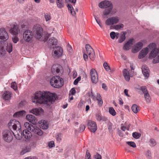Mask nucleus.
Segmentation results:
<instances>
[{
	"label": "nucleus",
	"instance_id": "nucleus-28",
	"mask_svg": "<svg viewBox=\"0 0 159 159\" xmlns=\"http://www.w3.org/2000/svg\"><path fill=\"white\" fill-rule=\"evenodd\" d=\"M25 113L26 112L25 111H20L15 112L13 115V116L14 117L18 118L25 115Z\"/></svg>",
	"mask_w": 159,
	"mask_h": 159
},
{
	"label": "nucleus",
	"instance_id": "nucleus-32",
	"mask_svg": "<svg viewBox=\"0 0 159 159\" xmlns=\"http://www.w3.org/2000/svg\"><path fill=\"white\" fill-rule=\"evenodd\" d=\"M126 33L125 32H122L121 33L120 36L118 40V42L119 43L122 42L125 39Z\"/></svg>",
	"mask_w": 159,
	"mask_h": 159
},
{
	"label": "nucleus",
	"instance_id": "nucleus-4",
	"mask_svg": "<svg viewBox=\"0 0 159 159\" xmlns=\"http://www.w3.org/2000/svg\"><path fill=\"white\" fill-rule=\"evenodd\" d=\"M50 83L52 87L56 88H60L64 84L63 79L59 76L52 77L50 80Z\"/></svg>",
	"mask_w": 159,
	"mask_h": 159
},
{
	"label": "nucleus",
	"instance_id": "nucleus-22",
	"mask_svg": "<svg viewBox=\"0 0 159 159\" xmlns=\"http://www.w3.org/2000/svg\"><path fill=\"white\" fill-rule=\"evenodd\" d=\"M134 41V39L133 38L130 39L125 43L123 46V49L125 50H128L129 49Z\"/></svg>",
	"mask_w": 159,
	"mask_h": 159
},
{
	"label": "nucleus",
	"instance_id": "nucleus-31",
	"mask_svg": "<svg viewBox=\"0 0 159 159\" xmlns=\"http://www.w3.org/2000/svg\"><path fill=\"white\" fill-rule=\"evenodd\" d=\"M30 147L29 146H26L22 149L20 153V155H23L25 154L30 152Z\"/></svg>",
	"mask_w": 159,
	"mask_h": 159
},
{
	"label": "nucleus",
	"instance_id": "nucleus-42",
	"mask_svg": "<svg viewBox=\"0 0 159 159\" xmlns=\"http://www.w3.org/2000/svg\"><path fill=\"white\" fill-rule=\"evenodd\" d=\"M132 136L134 138L138 139L140 137L141 134L139 133L135 132L133 133Z\"/></svg>",
	"mask_w": 159,
	"mask_h": 159
},
{
	"label": "nucleus",
	"instance_id": "nucleus-62",
	"mask_svg": "<svg viewBox=\"0 0 159 159\" xmlns=\"http://www.w3.org/2000/svg\"><path fill=\"white\" fill-rule=\"evenodd\" d=\"M91 96L92 98L94 100H95L96 98H95V96L93 93L91 91Z\"/></svg>",
	"mask_w": 159,
	"mask_h": 159
},
{
	"label": "nucleus",
	"instance_id": "nucleus-59",
	"mask_svg": "<svg viewBox=\"0 0 159 159\" xmlns=\"http://www.w3.org/2000/svg\"><path fill=\"white\" fill-rule=\"evenodd\" d=\"M75 90L74 88H72L70 92V94H71V95L75 94Z\"/></svg>",
	"mask_w": 159,
	"mask_h": 159
},
{
	"label": "nucleus",
	"instance_id": "nucleus-46",
	"mask_svg": "<svg viewBox=\"0 0 159 159\" xmlns=\"http://www.w3.org/2000/svg\"><path fill=\"white\" fill-rule=\"evenodd\" d=\"M55 137L57 140L58 142H60L61 140V135L60 133L56 134Z\"/></svg>",
	"mask_w": 159,
	"mask_h": 159
},
{
	"label": "nucleus",
	"instance_id": "nucleus-19",
	"mask_svg": "<svg viewBox=\"0 0 159 159\" xmlns=\"http://www.w3.org/2000/svg\"><path fill=\"white\" fill-rule=\"evenodd\" d=\"M143 46V43L141 42H139L134 46L132 48V51L134 53H136Z\"/></svg>",
	"mask_w": 159,
	"mask_h": 159
},
{
	"label": "nucleus",
	"instance_id": "nucleus-38",
	"mask_svg": "<svg viewBox=\"0 0 159 159\" xmlns=\"http://www.w3.org/2000/svg\"><path fill=\"white\" fill-rule=\"evenodd\" d=\"M144 97L147 102H150L151 100V98L148 93L144 94Z\"/></svg>",
	"mask_w": 159,
	"mask_h": 159
},
{
	"label": "nucleus",
	"instance_id": "nucleus-23",
	"mask_svg": "<svg viewBox=\"0 0 159 159\" xmlns=\"http://www.w3.org/2000/svg\"><path fill=\"white\" fill-rule=\"evenodd\" d=\"M142 73L144 77L148 78L149 75V70L146 65H143L142 67Z\"/></svg>",
	"mask_w": 159,
	"mask_h": 159
},
{
	"label": "nucleus",
	"instance_id": "nucleus-54",
	"mask_svg": "<svg viewBox=\"0 0 159 159\" xmlns=\"http://www.w3.org/2000/svg\"><path fill=\"white\" fill-rule=\"evenodd\" d=\"M84 102L83 101H80V102L79 103L78 107L79 108L81 109L83 108V106H84Z\"/></svg>",
	"mask_w": 159,
	"mask_h": 159
},
{
	"label": "nucleus",
	"instance_id": "nucleus-40",
	"mask_svg": "<svg viewBox=\"0 0 159 159\" xmlns=\"http://www.w3.org/2000/svg\"><path fill=\"white\" fill-rule=\"evenodd\" d=\"M148 47L150 49H152V50L155 48H157L156 44L154 43H152L148 45Z\"/></svg>",
	"mask_w": 159,
	"mask_h": 159
},
{
	"label": "nucleus",
	"instance_id": "nucleus-20",
	"mask_svg": "<svg viewBox=\"0 0 159 159\" xmlns=\"http://www.w3.org/2000/svg\"><path fill=\"white\" fill-rule=\"evenodd\" d=\"M148 52V48H146L143 49L139 52L138 56L139 59H142L145 57L147 55Z\"/></svg>",
	"mask_w": 159,
	"mask_h": 159
},
{
	"label": "nucleus",
	"instance_id": "nucleus-58",
	"mask_svg": "<svg viewBox=\"0 0 159 159\" xmlns=\"http://www.w3.org/2000/svg\"><path fill=\"white\" fill-rule=\"evenodd\" d=\"M85 129V126L84 125H81L80 127V132H82Z\"/></svg>",
	"mask_w": 159,
	"mask_h": 159
},
{
	"label": "nucleus",
	"instance_id": "nucleus-49",
	"mask_svg": "<svg viewBox=\"0 0 159 159\" xmlns=\"http://www.w3.org/2000/svg\"><path fill=\"white\" fill-rule=\"evenodd\" d=\"M141 89L143 92V93L144 94H145L146 93H148V92L147 89V88L145 86H142L141 87Z\"/></svg>",
	"mask_w": 159,
	"mask_h": 159
},
{
	"label": "nucleus",
	"instance_id": "nucleus-25",
	"mask_svg": "<svg viewBox=\"0 0 159 159\" xmlns=\"http://www.w3.org/2000/svg\"><path fill=\"white\" fill-rule=\"evenodd\" d=\"M57 43V40L56 39L52 37L50 38L48 41V45L51 47L52 46L56 44Z\"/></svg>",
	"mask_w": 159,
	"mask_h": 159
},
{
	"label": "nucleus",
	"instance_id": "nucleus-37",
	"mask_svg": "<svg viewBox=\"0 0 159 159\" xmlns=\"http://www.w3.org/2000/svg\"><path fill=\"white\" fill-rule=\"evenodd\" d=\"M19 133L17 132L15 133L16 134H14L16 138L18 140H20L21 139L22 137V133L21 130L18 131Z\"/></svg>",
	"mask_w": 159,
	"mask_h": 159
},
{
	"label": "nucleus",
	"instance_id": "nucleus-18",
	"mask_svg": "<svg viewBox=\"0 0 159 159\" xmlns=\"http://www.w3.org/2000/svg\"><path fill=\"white\" fill-rule=\"evenodd\" d=\"M159 54V48H155L152 50L150 52L149 58L150 59H155Z\"/></svg>",
	"mask_w": 159,
	"mask_h": 159
},
{
	"label": "nucleus",
	"instance_id": "nucleus-63",
	"mask_svg": "<svg viewBox=\"0 0 159 159\" xmlns=\"http://www.w3.org/2000/svg\"><path fill=\"white\" fill-rule=\"evenodd\" d=\"M128 90L127 89H125L124 90V93L125 94L127 97H130L129 95L128 94Z\"/></svg>",
	"mask_w": 159,
	"mask_h": 159
},
{
	"label": "nucleus",
	"instance_id": "nucleus-21",
	"mask_svg": "<svg viewBox=\"0 0 159 159\" xmlns=\"http://www.w3.org/2000/svg\"><path fill=\"white\" fill-rule=\"evenodd\" d=\"M62 70V67L61 66L58 65H53L51 69V71L52 73L55 72L58 73Z\"/></svg>",
	"mask_w": 159,
	"mask_h": 159
},
{
	"label": "nucleus",
	"instance_id": "nucleus-64",
	"mask_svg": "<svg viewBox=\"0 0 159 159\" xmlns=\"http://www.w3.org/2000/svg\"><path fill=\"white\" fill-rule=\"evenodd\" d=\"M25 159H37L36 157H26Z\"/></svg>",
	"mask_w": 159,
	"mask_h": 159
},
{
	"label": "nucleus",
	"instance_id": "nucleus-9",
	"mask_svg": "<svg viewBox=\"0 0 159 159\" xmlns=\"http://www.w3.org/2000/svg\"><path fill=\"white\" fill-rule=\"evenodd\" d=\"M62 53L63 49L61 47L59 46L53 47L52 54L54 57H60L62 55Z\"/></svg>",
	"mask_w": 159,
	"mask_h": 159
},
{
	"label": "nucleus",
	"instance_id": "nucleus-53",
	"mask_svg": "<svg viewBox=\"0 0 159 159\" xmlns=\"http://www.w3.org/2000/svg\"><path fill=\"white\" fill-rule=\"evenodd\" d=\"M94 158L95 159H102L101 155L98 153H96L94 155Z\"/></svg>",
	"mask_w": 159,
	"mask_h": 159
},
{
	"label": "nucleus",
	"instance_id": "nucleus-45",
	"mask_svg": "<svg viewBox=\"0 0 159 159\" xmlns=\"http://www.w3.org/2000/svg\"><path fill=\"white\" fill-rule=\"evenodd\" d=\"M44 17L45 18V20L47 22L50 20L51 19L50 15L48 14L47 13L46 14H45L44 15Z\"/></svg>",
	"mask_w": 159,
	"mask_h": 159
},
{
	"label": "nucleus",
	"instance_id": "nucleus-43",
	"mask_svg": "<svg viewBox=\"0 0 159 159\" xmlns=\"http://www.w3.org/2000/svg\"><path fill=\"white\" fill-rule=\"evenodd\" d=\"M150 145L152 147H153L156 145V142L153 139H151L149 140Z\"/></svg>",
	"mask_w": 159,
	"mask_h": 159
},
{
	"label": "nucleus",
	"instance_id": "nucleus-8",
	"mask_svg": "<svg viewBox=\"0 0 159 159\" xmlns=\"http://www.w3.org/2000/svg\"><path fill=\"white\" fill-rule=\"evenodd\" d=\"M3 139L7 142H10L13 139V136L11 132L9 130H4L2 133Z\"/></svg>",
	"mask_w": 159,
	"mask_h": 159
},
{
	"label": "nucleus",
	"instance_id": "nucleus-14",
	"mask_svg": "<svg viewBox=\"0 0 159 159\" xmlns=\"http://www.w3.org/2000/svg\"><path fill=\"white\" fill-rule=\"evenodd\" d=\"M88 125L89 129L92 132L94 133L97 129L96 123L94 121L89 120Z\"/></svg>",
	"mask_w": 159,
	"mask_h": 159
},
{
	"label": "nucleus",
	"instance_id": "nucleus-11",
	"mask_svg": "<svg viewBox=\"0 0 159 159\" xmlns=\"http://www.w3.org/2000/svg\"><path fill=\"white\" fill-rule=\"evenodd\" d=\"M122 73L125 80L128 81H129L130 77H132L134 75L133 71L128 70L126 69H124L123 70Z\"/></svg>",
	"mask_w": 159,
	"mask_h": 159
},
{
	"label": "nucleus",
	"instance_id": "nucleus-55",
	"mask_svg": "<svg viewBox=\"0 0 159 159\" xmlns=\"http://www.w3.org/2000/svg\"><path fill=\"white\" fill-rule=\"evenodd\" d=\"M85 159H91L90 158V153L88 152V151L87 150L86 155H85Z\"/></svg>",
	"mask_w": 159,
	"mask_h": 159
},
{
	"label": "nucleus",
	"instance_id": "nucleus-56",
	"mask_svg": "<svg viewBox=\"0 0 159 159\" xmlns=\"http://www.w3.org/2000/svg\"><path fill=\"white\" fill-rule=\"evenodd\" d=\"M116 33L114 32H112L110 33V36L111 37V38L112 39H114L115 38L116 36Z\"/></svg>",
	"mask_w": 159,
	"mask_h": 159
},
{
	"label": "nucleus",
	"instance_id": "nucleus-13",
	"mask_svg": "<svg viewBox=\"0 0 159 159\" xmlns=\"http://www.w3.org/2000/svg\"><path fill=\"white\" fill-rule=\"evenodd\" d=\"M90 75L92 83L94 84L97 83L98 81V78L96 70L94 69H91L90 70Z\"/></svg>",
	"mask_w": 159,
	"mask_h": 159
},
{
	"label": "nucleus",
	"instance_id": "nucleus-36",
	"mask_svg": "<svg viewBox=\"0 0 159 159\" xmlns=\"http://www.w3.org/2000/svg\"><path fill=\"white\" fill-rule=\"evenodd\" d=\"M124 25L122 24H119L116 25L112 26L113 28L116 30H118L121 28H123Z\"/></svg>",
	"mask_w": 159,
	"mask_h": 159
},
{
	"label": "nucleus",
	"instance_id": "nucleus-33",
	"mask_svg": "<svg viewBox=\"0 0 159 159\" xmlns=\"http://www.w3.org/2000/svg\"><path fill=\"white\" fill-rule=\"evenodd\" d=\"M96 99L98 101V103L99 106H101L103 104V101L102 100V98L100 94L97 93Z\"/></svg>",
	"mask_w": 159,
	"mask_h": 159
},
{
	"label": "nucleus",
	"instance_id": "nucleus-27",
	"mask_svg": "<svg viewBox=\"0 0 159 159\" xmlns=\"http://www.w3.org/2000/svg\"><path fill=\"white\" fill-rule=\"evenodd\" d=\"M26 117V119L29 122L32 123H35L36 119L34 116L32 115H27Z\"/></svg>",
	"mask_w": 159,
	"mask_h": 159
},
{
	"label": "nucleus",
	"instance_id": "nucleus-1",
	"mask_svg": "<svg viewBox=\"0 0 159 159\" xmlns=\"http://www.w3.org/2000/svg\"><path fill=\"white\" fill-rule=\"evenodd\" d=\"M57 96L48 91H37L32 97V101L35 104H46L50 105L55 102Z\"/></svg>",
	"mask_w": 159,
	"mask_h": 159
},
{
	"label": "nucleus",
	"instance_id": "nucleus-50",
	"mask_svg": "<svg viewBox=\"0 0 159 159\" xmlns=\"http://www.w3.org/2000/svg\"><path fill=\"white\" fill-rule=\"evenodd\" d=\"M48 147L50 148H52L55 146L54 142L53 141H50L48 143Z\"/></svg>",
	"mask_w": 159,
	"mask_h": 159
},
{
	"label": "nucleus",
	"instance_id": "nucleus-15",
	"mask_svg": "<svg viewBox=\"0 0 159 159\" xmlns=\"http://www.w3.org/2000/svg\"><path fill=\"white\" fill-rule=\"evenodd\" d=\"M26 128L23 132V134L24 138L25 139L26 141H29L31 139L32 137V134Z\"/></svg>",
	"mask_w": 159,
	"mask_h": 159
},
{
	"label": "nucleus",
	"instance_id": "nucleus-35",
	"mask_svg": "<svg viewBox=\"0 0 159 159\" xmlns=\"http://www.w3.org/2000/svg\"><path fill=\"white\" fill-rule=\"evenodd\" d=\"M103 67L105 70L108 72H110L111 70L110 66L108 65L107 62H105L103 63Z\"/></svg>",
	"mask_w": 159,
	"mask_h": 159
},
{
	"label": "nucleus",
	"instance_id": "nucleus-52",
	"mask_svg": "<svg viewBox=\"0 0 159 159\" xmlns=\"http://www.w3.org/2000/svg\"><path fill=\"white\" fill-rule=\"evenodd\" d=\"M12 40L14 43H16L19 41V39L17 36H15L12 37Z\"/></svg>",
	"mask_w": 159,
	"mask_h": 159
},
{
	"label": "nucleus",
	"instance_id": "nucleus-60",
	"mask_svg": "<svg viewBox=\"0 0 159 159\" xmlns=\"http://www.w3.org/2000/svg\"><path fill=\"white\" fill-rule=\"evenodd\" d=\"M95 20H96V21L97 22L99 25L100 27L101 28H102V23H101L100 20H98L96 18H95Z\"/></svg>",
	"mask_w": 159,
	"mask_h": 159
},
{
	"label": "nucleus",
	"instance_id": "nucleus-12",
	"mask_svg": "<svg viewBox=\"0 0 159 159\" xmlns=\"http://www.w3.org/2000/svg\"><path fill=\"white\" fill-rule=\"evenodd\" d=\"M119 21V18L117 16H113L108 18L105 21V24L108 25L112 26L116 24Z\"/></svg>",
	"mask_w": 159,
	"mask_h": 159
},
{
	"label": "nucleus",
	"instance_id": "nucleus-61",
	"mask_svg": "<svg viewBox=\"0 0 159 159\" xmlns=\"http://www.w3.org/2000/svg\"><path fill=\"white\" fill-rule=\"evenodd\" d=\"M68 9L69 11H71L73 10V8L71 5L68 4L67 6Z\"/></svg>",
	"mask_w": 159,
	"mask_h": 159
},
{
	"label": "nucleus",
	"instance_id": "nucleus-51",
	"mask_svg": "<svg viewBox=\"0 0 159 159\" xmlns=\"http://www.w3.org/2000/svg\"><path fill=\"white\" fill-rule=\"evenodd\" d=\"M159 62V54L157 56L152 60V63L153 64H156Z\"/></svg>",
	"mask_w": 159,
	"mask_h": 159
},
{
	"label": "nucleus",
	"instance_id": "nucleus-7",
	"mask_svg": "<svg viewBox=\"0 0 159 159\" xmlns=\"http://www.w3.org/2000/svg\"><path fill=\"white\" fill-rule=\"evenodd\" d=\"M8 126L11 130L15 131H19L21 130V125L18 121L15 119L11 120L8 124Z\"/></svg>",
	"mask_w": 159,
	"mask_h": 159
},
{
	"label": "nucleus",
	"instance_id": "nucleus-29",
	"mask_svg": "<svg viewBox=\"0 0 159 159\" xmlns=\"http://www.w3.org/2000/svg\"><path fill=\"white\" fill-rule=\"evenodd\" d=\"M3 98L6 100H9L11 97V93L9 91H7L2 95Z\"/></svg>",
	"mask_w": 159,
	"mask_h": 159
},
{
	"label": "nucleus",
	"instance_id": "nucleus-48",
	"mask_svg": "<svg viewBox=\"0 0 159 159\" xmlns=\"http://www.w3.org/2000/svg\"><path fill=\"white\" fill-rule=\"evenodd\" d=\"M11 87L15 90H16L17 89V87L16 82H14L11 84Z\"/></svg>",
	"mask_w": 159,
	"mask_h": 159
},
{
	"label": "nucleus",
	"instance_id": "nucleus-10",
	"mask_svg": "<svg viewBox=\"0 0 159 159\" xmlns=\"http://www.w3.org/2000/svg\"><path fill=\"white\" fill-rule=\"evenodd\" d=\"M8 35L7 33L4 28H1L0 29V41L1 43L3 44L8 39Z\"/></svg>",
	"mask_w": 159,
	"mask_h": 159
},
{
	"label": "nucleus",
	"instance_id": "nucleus-41",
	"mask_svg": "<svg viewBox=\"0 0 159 159\" xmlns=\"http://www.w3.org/2000/svg\"><path fill=\"white\" fill-rule=\"evenodd\" d=\"M109 113L113 116H115L116 114L115 110L112 107L109 108Z\"/></svg>",
	"mask_w": 159,
	"mask_h": 159
},
{
	"label": "nucleus",
	"instance_id": "nucleus-5",
	"mask_svg": "<svg viewBox=\"0 0 159 159\" xmlns=\"http://www.w3.org/2000/svg\"><path fill=\"white\" fill-rule=\"evenodd\" d=\"M86 53L83 54V58L86 61H88V57L92 60L93 61L95 58V53L93 49L89 44H86L85 46Z\"/></svg>",
	"mask_w": 159,
	"mask_h": 159
},
{
	"label": "nucleus",
	"instance_id": "nucleus-16",
	"mask_svg": "<svg viewBox=\"0 0 159 159\" xmlns=\"http://www.w3.org/2000/svg\"><path fill=\"white\" fill-rule=\"evenodd\" d=\"M19 31V27L16 24L13 25L12 26L9 30L10 33L13 35L18 34Z\"/></svg>",
	"mask_w": 159,
	"mask_h": 159
},
{
	"label": "nucleus",
	"instance_id": "nucleus-44",
	"mask_svg": "<svg viewBox=\"0 0 159 159\" xmlns=\"http://www.w3.org/2000/svg\"><path fill=\"white\" fill-rule=\"evenodd\" d=\"M115 129V127L111 123H110L109 124L108 129L109 131L110 132H112L113 131V130Z\"/></svg>",
	"mask_w": 159,
	"mask_h": 159
},
{
	"label": "nucleus",
	"instance_id": "nucleus-24",
	"mask_svg": "<svg viewBox=\"0 0 159 159\" xmlns=\"http://www.w3.org/2000/svg\"><path fill=\"white\" fill-rule=\"evenodd\" d=\"M39 123L40 128L43 129H46L48 128V124L46 120H41L39 121Z\"/></svg>",
	"mask_w": 159,
	"mask_h": 159
},
{
	"label": "nucleus",
	"instance_id": "nucleus-17",
	"mask_svg": "<svg viewBox=\"0 0 159 159\" xmlns=\"http://www.w3.org/2000/svg\"><path fill=\"white\" fill-rule=\"evenodd\" d=\"M29 112L36 116H38L43 114V111L42 109L39 107L30 110H29Z\"/></svg>",
	"mask_w": 159,
	"mask_h": 159
},
{
	"label": "nucleus",
	"instance_id": "nucleus-57",
	"mask_svg": "<svg viewBox=\"0 0 159 159\" xmlns=\"http://www.w3.org/2000/svg\"><path fill=\"white\" fill-rule=\"evenodd\" d=\"M81 80V77H78L76 79L74 82V84L75 85L77 84L78 82L80 81Z\"/></svg>",
	"mask_w": 159,
	"mask_h": 159
},
{
	"label": "nucleus",
	"instance_id": "nucleus-34",
	"mask_svg": "<svg viewBox=\"0 0 159 159\" xmlns=\"http://www.w3.org/2000/svg\"><path fill=\"white\" fill-rule=\"evenodd\" d=\"M131 108L132 111L135 113H137L139 110L138 106L135 104L132 106Z\"/></svg>",
	"mask_w": 159,
	"mask_h": 159
},
{
	"label": "nucleus",
	"instance_id": "nucleus-30",
	"mask_svg": "<svg viewBox=\"0 0 159 159\" xmlns=\"http://www.w3.org/2000/svg\"><path fill=\"white\" fill-rule=\"evenodd\" d=\"M56 3L57 7L59 8H61L64 7V0H56Z\"/></svg>",
	"mask_w": 159,
	"mask_h": 159
},
{
	"label": "nucleus",
	"instance_id": "nucleus-6",
	"mask_svg": "<svg viewBox=\"0 0 159 159\" xmlns=\"http://www.w3.org/2000/svg\"><path fill=\"white\" fill-rule=\"evenodd\" d=\"M25 127L30 129L31 131L35 134L41 136L43 135V132L39 128L35 126H33L28 122H25L24 124Z\"/></svg>",
	"mask_w": 159,
	"mask_h": 159
},
{
	"label": "nucleus",
	"instance_id": "nucleus-3",
	"mask_svg": "<svg viewBox=\"0 0 159 159\" xmlns=\"http://www.w3.org/2000/svg\"><path fill=\"white\" fill-rule=\"evenodd\" d=\"M98 6L101 8H105L103 12L104 16L108 15L112 11L113 7L111 2L107 0H104L101 2L99 4Z\"/></svg>",
	"mask_w": 159,
	"mask_h": 159
},
{
	"label": "nucleus",
	"instance_id": "nucleus-47",
	"mask_svg": "<svg viewBox=\"0 0 159 159\" xmlns=\"http://www.w3.org/2000/svg\"><path fill=\"white\" fill-rule=\"evenodd\" d=\"M127 143L130 146L132 147L133 148H135L136 147V145L135 143L133 142L129 141L127 142Z\"/></svg>",
	"mask_w": 159,
	"mask_h": 159
},
{
	"label": "nucleus",
	"instance_id": "nucleus-39",
	"mask_svg": "<svg viewBox=\"0 0 159 159\" xmlns=\"http://www.w3.org/2000/svg\"><path fill=\"white\" fill-rule=\"evenodd\" d=\"M145 156L148 159H151L152 158V154L150 151L148 150L145 152Z\"/></svg>",
	"mask_w": 159,
	"mask_h": 159
},
{
	"label": "nucleus",
	"instance_id": "nucleus-2",
	"mask_svg": "<svg viewBox=\"0 0 159 159\" xmlns=\"http://www.w3.org/2000/svg\"><path fill=\"white\" fill-rule=\"evenodd\" d=\"M33 32L29 30H25L23 33V38L25 41L28 43H31L33 41L34 37L33 33L35 38L38 40H41L43 37V29L41 26L39 25L34 26L33 28Z\"/></svg>",
	"mask_w": 159,
	"mask_h": 159
},
{
	"label": "nucleus",
	"instance_id": "nucleus-26",
	"mask_svg": "<svg viewBox=\"0 0 159 159\" xmlns=\"http://www.w3.org/2000/svg\"><path fill=\"white\" fill-rule=\"evenodd\" d=\"M96 118L97 120L99 121L101 120L106 121L107 120V118L106 117L102 116L99 113H97L96 114Z\"/></svg>",
	"mask_w": 159,
	"mask_h": 159
}]
</instances>
